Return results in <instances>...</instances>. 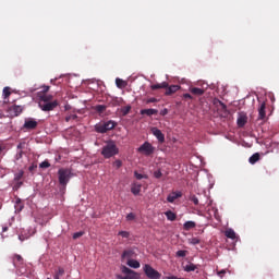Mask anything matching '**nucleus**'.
<instances>
[{"label": "nucleus", "mask_w": 279, "mask_h": 279, "mask_svg": "<svg viewBox=\"0 0 279 279\" xmlns=\"http://www.w3.org/2000/svg\"><path fill=\"white\" fill-rule=\"evenodd\" d=\"M43 89L37 93L38 97V106L43 112H51V110H56L58 108L59 102L58 100H53V96L49 95V86L44 85Z\"/></svg>", "instance_id": "1"}, {"label": "nucleus", "mask_w": 279, "mask_h": 279, "mask_svg": "<svg viewBox=\"0 0 279 279\" xmlns=\"http://www.w3.org/2000/svg\"><path fill=\"white\" fill-rule=\"evenodd\" d=\"M119 154V147H117V144L114 141H109L107 144L102 147L101 156L104 158H112L113 156H117Z\"/></svg>", "instance_id": "2"}, {"label": "nucleus", "mask_w": 279, "mask_h": 279, "mask_svg": "<svg viewBox=\"0 0 279 279\" xmlns=\"http://www.w3.org/2000/svg\"><path fill=\"white\" fill-rule=\"evenodd\" d=\"M58 175H59V184L63 187H66V185L69 184V181L73 177V173L71 172L70 169L61 168L58 170Z\"/></svg>", "instance_id": "3"}, {"label": "nucleus", "mask_w": 279, "mask_h": 279, "mask_svg": "<svg viewBox=\"0 0 279 279\" xmlns=\"http://www.w3.org/2000/svg\"><path fill=\"white\" fill-rule=\"evenodd\" d=\"M114 128H117V122L109 120L101 124H97L95 130L98 132V134H106V132H110V130H114Z\"/></svg>", "instance_id": "4"}, {"label": "nucleus", "mask_w": 279, "mask_h": 279, "mask_svg": "<svg viewBox=\"0 0 279 279\" xmlns=\"http://www.w3.org/2000/svg\"><path fill=\"white\" fill-rule=\"evenodd\" d=\"M143 271L148 279L162 278V274H160L158 270L154 269V267H151V265H149V264L144 265Z\"/></svg>", "instance_id": "5"}, {"label": "nucleus", "mask_w": 279, "mask_h": 279, "mask_svg": "<svg viewBox=\"0 0 279 279\" xmlns=\"http://www.w3.org/2000/svg\"><path fill=\"white\" fill-rule=\"evenodd\" d=\"M137 151L140 154H144V156H151L154 154L155 148L151 146L149 142H145L138 149Z\"/></svg>", "instance_id": "6"}, {"label": "nucleus", "mask_w": 279, "mask_h": 279, "mask_svg": "<svg viewBox=\"0 0 279 279\" xmlns=\"http://www.w3.org/2000/svg\"><path fill=\"white\" fill-rule=\"evenodd\" d=\"M266 108H267V105L265 102H262L258 108L257 121H265V119H267Z\"/></svg>", "instance_id": "7"}, {"label": "nucleus", "mask_w": 279, "mask_h": 279, "mask_svg": "<svg viewBox=\"0 0 279 279\" xmlns=\"http://www.w3.org/2000/svg\"><path fill=\"white\" fill-rule=\"evenodd\" d=\"M122 274H125L124 278L121 279H136V271L128 268V266H122Z\"/></svg>", "instance_id": "8"}, {"label": "nucleus", "mask_w": 279, "mask_h": 279, "mask_svg": "<svg viewBox=\"0 0 279 279\" xmlns=\"http://www.w3.org/2000/svg\"><path fill=\"white\" fill-rule=\"evenodd\" d=\"M9 112H10L11 117H19V114H21V112H23V106L13 105L9 108Z\"/></svg>", "instance_id": "9"}, {"label": "nucleus", "mask_w": 279, "mask_h": 279, "mask_svg": "<svg viewBox=\"0 0 279 279\" xmlns=\"http://www.w3.org/2000/svg\"><path fill=\"white\" fill-rule=\"evenodd\" d=\"M36 128H38V122L34 119H28L24 123L25 130H36Z\"/></svg>", "instance_id": "10"}, {"label": "nucleus", "mask_w": 279, "mask_h": 279, "mask_svg": "<svg viewBox=\"0 0 279 279\" xmlns=\"http://www.w3.org/2000/svg\"><path fill=\"white\" fill-rule=\"evenodd\" d=\"M151 134H154L156 136V138L159 141V143H165V134L158 128H153Z\"/></svg>", "instance_id": "11"}, {"label": "nucleus", "mask_w": 279, "mask_h": 279, "mask_svg": "<svg viewBox=\"0 0 279 279\" xmlns=\"http://www.w3.org/2000/svg\"><path fill=\"white\" fill-rule=\"evenodd\" d=\"M23 256L19 255V254H15L13 256V265L14 267H16L17 269H20V267H23Z\"/></svg>", "instance_id": "12"}, {"label": "nucleus", "mask_w": 279, "mask_h": 279, "mask_svg": "<svg viewBox=\"0 0 279 279\" xmlns=\"http://www.w3.org/2000/svg\"><path fill=\"white\" fill-rule=\"evenodd\" d=\"M180 197H182V192H172L168 195L167 202H169V204H173V202Z\"/></svg>", "instance_id": "13"}, {"label": "nucleus", "mask_w": 279, "mask_h": 279, "mask_svg": "<svg viewBox=\"0 0 279 279\" xmlns=\"http://www.w3.org/2000/svg\"><path fill=\"white\" fill-rule=\"evenodd\" d=\"M178 90H180V87L178 85H171V86L168 85V87H166L165 95H167V96L173 95V94L178 93Z\"/></svg>", "instance_id": "14"}, {"label": "nucleus", "mask_w": 279, "mask_h": 279, "mask_svg": "<svg viewBox=\"0 0 279 279\" xmlns=\"http://www.w3.org/2000/svg\"><path fill=\"white\" fill-rule=\"evenodd\" d=\"M238 126L245 128V124L247 123V116L246 114H240L238 118Z\"/></svg>", "instance_id": "15"}, {"label": "nucleus", "mask_w": 279, "mask_h": 279, "mask_svg": "<svg viewBox=\"0 0 279 279\" xmlns=\"http://www.w3.org/2000/svg\"><path fill=\"white\" fill-rule=\"evenodd\" d=\"M121 258H122V259L128 258V260H132V258H134V251H133V250H130V248L123 251Z\"/></svg>", "instance_id": "16"}, {"label": "nucleus", "mask_w": 279, "mask_h": 279, "mask_svg": "<svg viewBox=\"0 0 279 279\" xmlns=\"http://www.w3.org/2000/svg\"><path fill=\"white\" fill-rule=\"evenodd\" d=\"M141 114H146V117H154V114H158L157 109H142L140 111Z\"/></svg>", "instance_id": "17"}, {"label": "nucleus", "mask_w": 279, "mask_h": 279, "mask_svg": "<svg viewBox=\"0 0 279 279\" xmlns=\"http://www.w3.org/2000/svg\"><path fill=\"white\" fill-rule=\"evenodd\" d=\"M190 93L196 97H202V95H204V89L198 87H191Z\"/></svg>", "instance_id": "18"}, {"label": "nucleus", "mask_w": 279, "mask_h": 279, "mask_svg": "<svg viewBox=\"0 0 279 279\" xmlns=\"http://www.w3.org/2000/svg\"><path fill=\"white\" fill-rule=\"evenodd\" d=\"M151 90H159V88H169V83L162 82L150 86Z\"/></svg>", "instance_id": "19"}, {"label": "nucleus", "mask_w": 279, "mask_h": 279, "mask_svg": "<svg viewBox=\"0 0 279 279\" xmlns=\"http://www.w3.org/2000/svg\"><path fill=\"white\" fill-rule=\"evenodd\" d=\"M126 265H129V267H132L133 269H138L141 267V263L136 259H129L126 262Z\"/></svg>", "instance_id": "20"}, {"label": "nucleus", "mask_w": 279, "mask_h": 279, "mask_svg": "<svg viewBox=\"0 0 279 279\" xmlns=\"http://www.w3.org/2000/svg\"><path fill=\"white\" fill-rule=\"evenodd\" d=\"M259 160H260V154L255 153V154H253V155L250 157L248 162H250L251 165H256V162H258Z\"/></svg>", "instance_id": "21"}, {"label": "nucleus", "mask_w": 279, "mask_h": 279, "mask_svg": "<svg viewBox=\"0 0 279 279\" xmlns=\"http://www.w3.org/2000/svg\"><path fill=\"white\" fill-rule=\"evenodd\" d=\"M168 221H175L178 219V215H175V213H173L172 210H168L165 213Z\"/></svg>", "instance_id": "22"}, {"label": "nucleus", "mask_w": 279, "mask_h": 279, "mask_svg": "<svg viewBox=\"0 0 279 279\" xmlns=\"http://www.w3.org/2000/svg\"><path fill=\"white\" fill-rule=\"evenodd\" d=\"M197 223H195V221H185L183 225V229L189 231V230H193V228H196Z\"/></svg>", "instance_id": "23"}, {"label": "nucleus", "mask_w": 279, "mask_h": 279, "mask_svg": "<svg viewBox=\"0 0 279 279\" xmlns=\"http://www.w3.org/2000/svg\"><path fill=\"white\" fill-rule=\"evenodd\" d=\"M225 236H227V239H232V241H234V239H236V232H234L232 229H227L225 231Z\"/></svg>", "instance_id": "24"}, {"label": "nucleus", "mask_w": 279, "mask_h": 279, "mask_svg": "<svg viewBox=\"0 0 279 279\" xmlns=\"http://www.w3.org/2000/svg\"><path fill=\"white\" fill-rule=\"evenodd\" d=\"M141 189H142V185H141V184L134 183V184L131 186V193H133V195H140Z\"/></svg>", "instance_id": "25"}, {"label": "nucleus", "mask_w": 279, "mask_h": 279, "mask_svg": "<svg viewBox=\"0 0 279 279\" xmlns=\"http://www.w3.org/2000/svg\"><path fill=\"white\" fill-rule=\"evenodd\" d=\"M183 269L189 274L191 271H195V269H197V265L189 263L187 265L183 266Z\"/></svg>", "instance_id": "26"}, {"label": "nucleus", "mask_w": 279, "mask_h": 279, "mask_svg": "<svg viewBox=\"0 0 279 279\" xmlns=\"http://www.w3.org/2000/svg\"><path fill=\"white\" fill-rule=\"evenodd\" d=\"M116 86L118 88H125L128 86V83L123 81L122 78H116Z\"/></svg>", "instance_id": "27"}, {"label": "nucleus", "mask_w": 279, "mask_h": 279, "mask_svg": "<svg viewBox=\"0 0 279 279\" xmlns=\"http://www.w3.org/2000/svg\"><path fill=\"white\" fill-rule=\"evenodd\" d=\"M108 107L106 105H97L96 107H94V109L96 110V112H98V114H102V112H106V109Z\"/></svg>", "instance_id": "28"}, {"label": "nucleus", "mask_w": 279, "mask_h": 279, "mask_svg": "<svg viewBox=\"0 0 279 279\" xmlns=\"http://www.w3.org/2000/svg\"><path fill=\"white\" fill-rule=\"evenodd\" d=\"M216 102L219 104L221 112L228 114V106H226V104H223L221 100H216Z\"/></svg>", "instance_id": "29"}, {"label": "nucleus", "mask_w": 279, "mask_h": 279, "mask_svg": "<svg viewBox=\"0 0 279 279\" xmlns=\"http://www.w3.org/2000/svg\"><path fill=\"white\" fill-rule=\"evenodd\" d=\"M25 172L23 170H20L17 173L14 174V182H19L23 179V175Z\"/></svg>", "instance_id": "30"}, {"label": "nucleus", "mask_w": 279, "mask_h": 279, "mask_svg": "<svg viewBox=\"0 0 279 279\" xmlns=\"http://www.w3.org/2000/svg\"><path fill=\"white\" fill-rule=\"evenodd\" d=\"M130 110H132V106H125L121 109V112L123 114V117L130 114Z\"/></svg>", "instance_id": "31"}, {"label": "nucleus", "mask_w": 279, "mask_h": 279, "mask_svg": "<svg viewBox=\"0 0 279 279\" xmlns=\"http://www.w3.org/2000/svg\"><path fill=\"white\" fill-rule=\"evenodd\" d=\"M118 236H122V239H130V232L129 231H119Z\"/></svg>", "instance_id": "32"}, {"label": "nucleus", "mask_w": 279, "mask_h": 279, "mask_svg": "<svg viewBox=\"0 0 279 279\" xmlns=\"http://www.w3.org/2000/svg\"><path fill=\"white\" fill-rule=\"evenodd\" d=\"M10 95H12V93L10 92V87H4L3 88V97H4V99H8V97H10Z\"/></svg>", "instance_id": "33"}, {"label": "nucleus", "mask_w": 279, "mask_h": 279, "mask_svg": "<svg viewBox=\"0 0 279 279\" xmlns=\"http://www.w3.org/2000/svg\"><path fill=\"white\" fill-rule=\"evenodd\" d=\"M134 177L136 178V180H147V175L146 174H141L137 171L134 172Z\"/></svg>", "instance_id": "34"}, {"label": "nucleus", "mask_w": 279, "mask_h": 279, "mask_svg": "<svg viewBox=\"0 0 279 279\" xmlns=\"http://www.w3.org/2000/svg\"><path fill=\"white\" fill-rule=\"evenodd\" d=\"M113 167L116 169H121V167H123V161H121L120 159H117L114 162H113Z\"/></svg>", "instance_id": "35"}, {"label": "nucleus", "mask_w": 279, "mask_h": 279, "mask_svg": "<svg viewBox=\"0 0 279 279\" xmlns=\"http://www.w3.org/2000/svg\"><path fill=\"white\" fill-rule=\"evenodd\" d=\"M40 169H49V167H51V163H49L47 160L43 161L39 165Z\"/></svg>", "instance_id": "36"}, {"label": "nucleus", "mask_w": 279, "mask_h": 279, "mask_svg": "<svg viewBox=\"0 0 279 279\" xmlns=\"http://www.w3.org/2000/svg\"><path fill=\"white\" fill-rule=\"evenodd\" d=\"M135 219H136V214H134V213H130L126 216V221H134Z\"/></svg>", "instance_id": "37"}, {"label": "nucleus", "mask_w": 279, "mask_h": 279, "mask_svg": "<svg viewBox=\"0 0 279 279\" xmlns=\"http://www.w3.org/2000/svg\"><path fill=\"white\" fill-rule=\"evenodd\" d=\"M154 178H156L157 180H160V178H162V172L160 170H156L154 172Z\"/></svg>", "instance_id": "38"}, {"label": "nucleus", "mask_w": 279, "mask_h": 279, "mask_svg": "<svg viewBox=\"0 0 279 279\" xmlns=\"http://www.w3.org/2000/svg\"><path fill=\"white\" fill-rule=\"evenodd\" d=\"M21 186H23V181H15V185L13 186V189L15 191H19V189H21Z\"/></svg>", "instance_id": "39"}, {"label": "nucleus", "mask_w": 279, "mask_h": 279, "mask_svg": "<svg viewBox=\"0 0 279 279\" xmlns=\"http://www.w3.org/2000/svg\"><path fill=\"white\" fill-rule=\"evenodd\" d=\"M191 243H192V245H199L201 240H199V238H192Z\"/></svg>", "instance_id": "40"}, {"label": "nucleus", "mask_w": 279, "mask_h": 279, "mask_svg": "<svg viewBox=\"0 0 279 279\" xmlns=\"http://www.w3.org/2000/svg\"><path fill=\"white\" fill-rule=\"evenodd\" d=\"M177 256L178 258H184V256H186V251H178Z\"/></svg>", "instance_id": "41"}, {"label": "nucleus", "mask_w": 279, "mask_h": 279, "mask_svg": "<svg viewBox=\"0 0 279 279\" xmlns=\"http://www.w3.org/2000/svg\"><path fill=\"white\" fill-rule=\"evenodd\" d=\"M81 236H84V231L75 232V233L73 234V239H74V240H75V239H80Z\"/></svg>", "instance_id": "42"}, {"label": "nucleus", "mask_w": 279, "mask_h": 279, "mask_svg": "<svg viewBox=\"0 0 279 279\" xmlns=\"http://www.w3.org/2000/svg\"><path fill=\"white\" fill-rule=\"evenodd\" d=\"M56 274L62 278V276H64V268L59 267V268L57 269Z\"/></svg>", "instance_id": "43"}, {"label": "nucleus", "mask_w": 279, "mask_h": 279, "mask_svg": "<svg viewBox=\"0 0 279 279\" xmlns=\"http://www.w3.org/2000/svg\"><path fill=\"white\" fill-rule=\"evenodd\" d=\"M191 202H193V204L195 205V206H197L198 204H199V199L197 198V196H191Z\"/></svg>", "instance_id": "44"}, {"label": "nucleus", "mask_w": 279, "mask_h": 279, "mask_svg": "<svg viewBox=\"0 0 279 279\" xmlns=\"http://www.w3.org/2000/svg\"><path fill=\"white\" fill-rule=\"evenodd\" d=\"M156 101H158V99H156V98H148L146 100V104H156Z\"/></svg>", "instance_id": "45"}, {"label": "nucleus", "mask_w": 279, "mask_h": 279, "mask_svg": "<svg viewBox=\"0 0 279 279\" xmlns=\"http://www.w3.org/2000/svg\"><path fill=\"white\" fill-rule=\"evenodd\" d=\"M184 99H193V96L191 94H183Z\"/></svg>", "instance_id": "46"}, {"label": "nucleus", "mask_w": 279, "mask_h": 279, "mask_svg": "<svg viewBox=\"0 0 279 279\" xmlns=\"http://www.w3.org/2000/svg\"><path fill=\"white\" fill-rule=\"evenodd\" d=\"M37 167H38V166H36V165L33 163L32 166H29L28 170H29V171H34Z\"/></svg>", "instance_id": "47"}, {"label": "nucleus", "mask_w": 279, "mask_h": 279, "mask_svg": "<svg viewBox=\"0 0 279 279\" xmlns=\"http://www.w3.org/2000/svg\"><path fill=\"white\" fill-rule=\"evenodd\" d=\"M168 110L167 109H163L162 111H161V114H162V117H165V114H168Z\"/></svg>", "instance_id": "48"}, {"label": "nucleus", "mask_w": 279, "mask_h": 279, "mask_svg": "<svg viewBox=\"0 0 279 279\" xmlns=\"http://www.w3.org/2000/svg\"><path fill=\"white\" fill-rule=\"evenodd\" d=\"M223 274H226V270H220V271L218 272V276H223Z\"/></svg>", "instance_id": "49"}, {"label": "nucleus", "mask_w": 279, "mask_h": 279, "mask_svg": "<svg viewBox=\"0 0 279 279\" xmlns=\"http://www.w3.org/2000/svg\"><path fill=\"white\" fill-rule=\"evenodd\" d=\"M65 121H66V123H69V121H71V116H68V117L65 118Z\"/></svg>", "instance_id": "50"}, {"label": "nucleus", "mask_w": 279, "mask_h": 279, "mask_svg": "<svg viewBox=\"0 0 279 279\" xmlns=\"http://www.w3.org/2000/svg\"><path fill=\"white\" fill-rule=\"evenodd\" d=\"M70 117H71V119H73V120L77 119V116H76V114H72V116H70Z\"/></svg>", "instance_id": "51"}, {"label": "nucleus", "mask_w": 279, "mask_h": 279, "mask_svg": "<svg viewBox=\"0 0 279 279\" xmlns=\"http://www.w3.org/2000/svg\"><path fill=\"white\" fill-rule=\"evenodd\" d=\"M62 277L58 276L57 274H54V279H60Z\"/></svg>", "instance_id": "52"}, {"label": "nucleus", "mask_w": 279, "mask_h": 279, "mask_svg": "<svg viewBox=\"0 0 279 279\" xmlns=\"http://www.w3.org/2000/svg\"><path fill=\"white\" fill-rule=\"evenodd\" d=\"M2 231H3V232H8V227H4V228L2 229Z\"/></svg>", "instance_id": "53"}, {"label": "nucleus", "mask_w": 279, "mask_h": 279, "mask_svg": "<svg viewBox=\"0 0 279 279\" xmlns=\"http://www.w3.org/2000/svg\"><path fill=\"white\" fill-rule=\"evenodd\" d=\"M22 147H23L22 144L17 145V149H22Z\"/></svg>", "instance_id": "54"}, {"label": "nucleus", "mask_w": 279, "mask_h": 279, "mask_svg": "<svg viewBox=\"0 0 279 279\" xmlns=\"http://www.w3.org/2000/svg\"><path fill=\"white\" fill-rule=\"evenodd\" d=\"M0 153H1V146H0Z\"/></svg>", "instance_id": "55"}]
</instances>
